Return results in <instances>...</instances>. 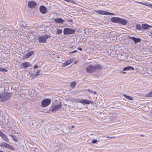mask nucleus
Wrapping results in <instances>:
<instances>
[{
    "label": "nucleus",
    "mask_w": 152,
    "mask_h": 152,
    "mask_svg": "<svg viewBox=\"0 0 152 152\" xmlns=\"http://www.w3.org/2000/svg\"><path fill=\"white\" fill-rule=\"evenodd\" d=\"M86 70L87 72L91 73L95 72L96 70H100L102 69V66L99 64L96 65H90L86 67Z\"/></svg>",
    "instance_id": "f257e3e1"
},
{
    "label": "nucleus",
    "mask_w": 152,
    "mask_h": 152,
    "mask_svg": "<svg viewBox=\"0 0 152 152\" xmlns=\"http://www.w3.org/2000/svg\"><path fill=\"white\" fill-rule=\"evenodd\" d=\"M12 96V94L8 93L0 94V102H5L10 99Z\"/></svg>",
    "instance_id": "f03ea898"
},
{
    "label": "nucleus",
    "mask_w": 152,
    "mask_h": 152,
    "mask_svg": "<svg viewBox=\"0 0 152 152\" xmlns=\"http://www.w3.org/2000/svg\"><path fill=\"white\" fill-rule=\"evenodd\" d=\"M75 30L69 28H66L64 29V35H68L73 34L75 32Z\"/></svg>",
    "instance_id": "7ed1b4c3"
},
{
    "label": "nucleus",
    "mask_w": 152,
    "mask_h": 152,
    "mask_svg": "<svg viewBox=\"0 0 152 152\" xmlns=\"http://www.w3.org/2000/svg\"><path fill=\"white\" fill-rule=\"evenodd\" d=\"M62 104L60 102L58 104H56L52 107L51 111L52 112H56L60 110L61 108Z\"/></svg>",
    "instance_id": "20e7f679"
},
{
    "label": "nucleus",
    "mask_w": 152,
    "mask_h": 152,
    "mask_svg": "<svg viewBox=\"0 0 152 152\" xmlns=\"http://www.w3.org/2000/svg\"><path fill=\"white\" fill-rule=\"evenodd\" d=\"M51 102V100L49 99H45L43 100L41 102L42 107H45L49 105Z\"/></svg>",
    "instance_id": "39448f33"
},
{
    "label": "nucleus",
    "mask_w": 152,
    "mask_h": 152,
    "mask_svg": "<svg viewBox=\"0 0 152 152\" xmlns=\"http://www.w3.org/2000/svg\"><path fill=\"white\" fill-rule=\"evenodd\" d=\"M50 37L48 35H45L43 36H41L39 37V41L42 43H44L46 42L47 39Z\"/></svg>",
    "instance_id": "423d86ee"
},
{
    "label": "nucleus",
    "mask_w": 152,
    "mask_h": 152,
    "mask_svg": "<svg viewBox=\"0 0 152 152\" xmlns=\"http://www.w3.org/2000/svg\"><path fill=\"white\" fill-rule=\"evenodd\" d=\"M118 57L119 60L121 61H122L124 60L125 58H127V56L125 53H122L119 54L118 55Z\"/></svg>",
    "instance_id": "0eeeda50"
},
{
    "label": "nucleus",
    "mask_w": 152,
    "mask_h": 152,
    "mask_svg": "<svg viewBox=\"0 0 152 152\" xmlns=\"http://www.w3.org/2000/svg\"><path fill=\"white\" fill-rule=\"evenodd\" d=\"M36 5V3L34 1H30L28 3V6L31 8H34Z\"/></svg>",
    "instance_id": "6e6552de"
},
{
    "label": "nucleus",
    "mask_w": 152,
    "mask_h": 152,
    "mask_svg": "<svg viewBox=\"0 0 152 152\" xmlns=\"http://www.w3.org/2000/svg\"><path fill=\"white\" fill-rule=\"evenodd\" d=\"M40 12L42 13L45 14L47 12V8L44 6H41L39 8Z\"/></svg>",
    "instance_id": "1a4fd4ad"
},
{
    "label": "nucleus",
    "mask_w": 152,
    "mask_h": 152,
    "mask_svg": "<svg viewBox=\"0 0 152 152\" xmlns=\"http://www.w3.org/2000/svg\"><path fill=\"white\" fill-rule=\"evenodd\" d=\"M120 18L113 17L111 18V21L113 23H119Z\"/></svg>",
    "instance_id": "9d476101"
},
{
    "label": "nucleus",
    "mask_w": 152,
    "mask_h": 152,
    "mask_svg": "<svg viewBox=\"0 0 152 152\" xmlns=\"http://www.w3.org/2000/svg\"><path fill=\"white\" fill-rule=\"evenodd\" d=\"M129 38L134 41L135 43L140 42L141 41V39L138 38H136L134 37H129Z\"/></svg>",
    "instance_id": "9b49d317"
},
{
    "label": "nucleus",
    "mask_w": 152,
    "mask_h": 152,
    "mask_svg": "<svg viewBox=\"0 0 152 152\" xmlns=\"http://www.w3.org/2000/svg\"><path fill=\"white\" fill-rule=\"evenodd\" d=\"M21 65L24 68H26L27 67L31 66V64L30 63L28 62L23 63Z\"/></svg>",
    "instance_id": "f8f14e48"
},
{
    "label": "nucleus",
    "mask_w": 152,
    "mask_h": 152,
    "mask_svg": "<svg viewBox=\"0 0 152 152\" xmlns=\"http://www.w3.org/2000/svg\"><path fill=\"white\" fill-rule=\"evenodd\" d=\"M127 21L124 19L120 18L119 23L123 25H126L127 24Z\"/></svg>",
    "instance_id": "ddd939ff"
},
{
    "label": "nucleus",
    "mask_w": 152,
    "mask_h": 152,
    "mask_svg": "<svg viewBox=\"0 0 152 152\" xmlns=\"http://www.w3.org/2000/svg\"><path fill=\"white\" fill-rule=\"evenodd\" d=\"M54 21L57 23L62 24L64 20L61 18H59L55 19Z\"/></svg>",
    "instance_id": "4468645a"
},
{
    "label": "nucleus",
    "mask_w": 152,
    "mask_h": 152,
    "mask_svg": "<svg viewBox=\"0 0 152 152\" xmlns=\"http://www.w3.org/2000/svg\"><path fill=\"white\" fill-rule=\"evenodd\" d=\"M0 136L6 141H8V139L7 137L2 132L0 131Z\"/></svg>",
    "instance_id": "2eb2a0df"
},
{
    "label": "nucleus",
    "mask_w": 152,
    "mask_h": 152,
    "mask_svg": "<svg viewBox=\"0 0 152 152\" xmlns=\"http://www.w3.org/2000/svg\"><path fill=\"white\" fill-rule=\"evenodd\" d=\"M72 62V61L71 59L68 60L63 64V66L65 67L66 66H67L70 64Z\"/></svg>",
    "instance_id": "dca6fc26"
},
{
    "label": "nucleus",
    "mask_w": 152,
    "mask_h": 152,
    "mask_svg": "<svg viewBox=\"0 0 152 152\" xmlns=\"http://www.w3.org/2000/svg\"><path fill=\"white\" fill-rule=\"evenodd\" d=\"M93 102L90 100L88 99H84L83 100V101L82 102L83 104H89L90 103H92Z\"/></svg>",
    "instance_id": "f3484780"
},
{
    "label": "nucleus",
    "mask_w": 152,
    "mask_h": 152,
    "mask_svg": "<svg viewBox=\"0 0 152 152\" xmlns=\"http://www.w3.org/2000/svg\"><path fill=\"white\" fill-rule=\"evenodd\" d=\"M96 11L98 13L101 15H107V12L104 10H96Z\"/></svg>",
    "instance_id": "a211bd4d"
},
{
    "label": "nucleus",
    "mask_w": 152,
    "mask_h": 152,
    "mask_svg": "<svg viewBox=\"0 0 152 152\" xmlns=\"http://www.w3.org/2000/svg\"><path fill=\"white\" fill-rule=\"evenodd\" d=\"M151 26L147 24H143L142 25V28L144 29H148L149 27Z\"/></svg>",
    "instance_id": "6ab92c4d"
},
{
    "label": "nucleus",
    "mask_w": 152,
    "mask_h": 152,
    "mask_svg": "<svg viewBox=\"0 0 152 152\" xmlns=\"http://www.w3.org/2000/svg\"><path fill=\"white\" fill-rule=\"evenodd\" d=\"M34 53V52L33 51H30L28 53H27L26 56L25 58H28L30 56H31Z\"/></svg>",
    "instance_id": "aec40b11"
},
{
    "label": "nucleus",
    "mask_w": 152,
    "mask_h": 152,
    "mask_svg": "<svg viewBox=\"0 0 152 152\" xmlns=\"http://www.w3.org/2000/svg\"><path fill=\"white\" fill-rule=\"evenodd\" d=\"M132 69L133 70H134V69L133 67H132L131 66H127L126 67H125L123 69V71H126L127 70H130Z\"/></svg>",
    "instance_id": "412c9836"
},
{
    "label": "nucleus",
    "mask_w": 152,
    "mask_h": 152,
    "mask_svg": "<svg viewBox=\"0 0 152 152\" xmlns=\"http://www.w3.org/2000/svg\"><path fill=\"white\" fill-rule=\"evenodd\" d=\"M77 85V83L74 81L72 82L70 84V86L73 88H74Z\"/></svg>",
    "instance_id": "4be33fe9"
},
{
    "label": "nucleus",
    "mask_w": 152,
    "mask_h": 152,
    "mask_svg": "<svg viewBox=\"0 0 152 152\" xmlns=\"http://www.w3.org/2000/svg\"><path fill=\"white\" fill-rule=\"evenodd\" d=\"M146 97H152V91L145 95Z\"/></svg>",
    "instance_id": "5701e85b"
},
{
    "label": "nucleus",
    "mask_w": 152,
    "mask_h": 152,
    "mask_svg": "<svg viewBox=\"0 0 152 152\" xmlns=\"http://www.w3.org/2000/svg\"><path fill=\"white\" fill-rule=\"evenodd\" d=\"M10 135L12 137L13 140L15 142H17L18 141V138L15 136H13L12 135Z\"/></svg>",
    "instance_id": "b1692460"
},
{
    "label": "nucleus",
    "mask_w": 152,
    "mask_h": 152,
    "mask_svg": "<svg viewBox=\"0 0 152 152\" xmlns=\"http://www.w3.org/2000/svg\"><path fill=\"white\" fill-rule=\"evenodd\" d=\"M123 96L125 97L126 98L129 100H132L133 99V98L132 97L127 96L125 94H123Z\"/></svg>",
    "instance_id": "393cba45"
},
{
    "label": "nucleus",
    "mask_w": 152,
    "mask_h": 152,
    "mask_svg": "<svg viewBox=\"0 0 152 152\" xmlns=\"http://www.w3.org/2000/svg\"><path fill=\"white\" fill-rule=\"evenodd\" d=\"M136 28L137 30H141L142 28V26H141L139 24H137L136 26Z\"/></svg>",
    "instance_id": "a878e982"
},
{
    "label": "nucleus",
    "mask_w": 152,
    "mask_h": 152,
    "mask_svg": "<svg viewBox=\"0 0 152 152\" xmlns=\"http://www.w3.org/2000/svg\"><path fill=\"white\" fill-rule=\"evenodd\" d=\"M9 145V144L4 142H2L1 143V146L5 147L7 148Z\"/></svg>",
    "instance_id": "bb28decb"
},
{
    "label": "nucleus",
    "mask_w": 152,
    "mask_h": 152,
    "mask_svg": "<svg viewBox=\"0 0 152 152\" xmlns=\"http://www.w3.org/2000/svg\"><path fill=\"white\" fill-rule=\"evenodd\" d=\"M138 3H140L142 5H145V6H148L149 7L150 5L149 4H148V3H143V2H138Z\"/></svg>",
    "instance_id": "cd10ccee"
},
{
    "label": "nucleus",
    "mask_w": 152,
    "mask_h": 152,
    "mask_svg": "<svg viewBox=\"0 0 152 152\" xmlns=\"http://www.w3.org/2000/svg\"><path fill=\"white\" fill-rule=\"evenodd\" d=\"M62 32V30L59 29H57V30L56 34H60Z\"/></svg>",
    "instance_id": "c85d7f7f"
},
{
    "label": "nucleus",
    "mask_w": 152,
    "mask_h": 152,
    "mask_svg": "<svg viewBox=\"0 0 152 152\" xmlns=\"http://www.w3.org/2000/svg\"><path fill=\"white\" fill-rule=\"evenodd\" d=\"M0 71L3 72H7V70L4 68H2L0 67Z\"/></svg>",
    "instance_id": "c756f323"
},
{
    "label": "nucleus",
    "mask_w": 152,
    "mask_h": 152,
    "mask_svg": "<svg viewBox=\"0 0 152 152\" xmlns=\"http://www.w3.org/2000/svg\"><path fill=\"white\" fill-rule=\"evenodd\" d=\"M7 148L11 150H14V148L9 145Z\"/></svg>",
    "instance_id": "7c9ffc66"
},
{
    "label": "nucleus",
    "mask_w": 152,
    "mask_h": 152,
    "mask_svg": "<svg viewBox=\"0 0 152 152\" xmlns=\"http://www.w3.org/2000/svg\"><path fill=\"white\" fill-rule=\"evenodd\" d=\"M40 70H39L38 71H37L36 73L34 75V77H37L39 75H40L41 74H39L38 73L39 72Z\"/></svg>",
    "instance_id": "2f4dec72"
},
{
    "label": "nucleus",
    "mask_w": 152,
    "mask_h": 152,
    "mask_svg": "<svg viewBox=\"0 0 152 152\" xmlns=\"http://www.w3.org/2000/svg\"><path fill=\"white\" fill-rule=\"evenodd\" d=\"M87 91L89 92L91 94H93V93H94L95 94H96V91H94L92 90H91L89 89Z\"/></svg>",
    "instance_id": "473e14b6"
},
{
    "label": "nucleus",
    "mask_w": 152,
    "mask_h": 152,
    "mask_svg": "<svg viewBox=\"0 0 152 152\" xmlns=\"http://www.w3.org/2000/svg\"><path fill=\"white\" fill-rule=\"evenodd\" d=\"M77 102L79 103H82V102L83 101V99H82V100L80 99H78L77 101Z\"/></svg>",
    "instance_id": "72a5a7b5"
},
{
    "label": "nucleus",
    "mask_w": 152,
    "mask_h": 152,
    "mask_svg": "<svg viewBox=\"0 0 152 152\" xmlns=\"http://www.w3.org/2000/svg\"><path fill=\"white\" fill-rule=\"evenodd\" d=\"M77 52V50H75L73 51H72V52H69V53H70V54H72L73 53H76Z\"/></svg>",
    "instance_id": "f704fd0d"
},
{
    "label": "nucleus",
    "mask_w": 152,
    "mask_h": 152,
    "mask_svg": "<svg viewBox=\"0 0 152 152\" xmlns=\"http://www.w3.org/2000/svg\"><path fill=\"white\" fill-rule=\"evenodd\" d=\"M97 140H94L92 141V142L93 143H96L97 142Z\"/></svg>",
    "instance_id": "c9c22d12"
},
{
    "label": "nucleus",
    "mask_w": 152,
    "mask_h": 152,
    "mask_svg": "<svg viewBox=\"0 0 152 152\" xmlns=\"http://www.w3.org/2000/svg\"><path fill=\"white\" fill-rule=\"evenodd\" d=\"M107 15H114V14L113 13H110L109 12H107Z\"/></svg>",
    "instance_id": "e433bc0d"
},
{
    "label": "nucleus",
    "mask_w": 152,
    "mask_h": 152,
    "mask_svg": "<svg viewBox=\"0 0 152 152\" xmlns=\"http://www.w3.org/2000/svg\"><path fill=\"white\" fill-rule=\"evenodd\" d=\"M107 138H110V139H112V138H115V137H109V136H107Z\"/></svg>",
    "instance_id": "4c0bfd02"
},
{
    "label": "nucleus",
    "mask_w": 152,
    "mask_h": 152,
    "mask_svg": "<svg viewBox=\"0 0 152 152\" xmlns=\"http://www.w3.org/2000/svg\"><path fill=\"white\" fill-rule=\"evenodd\" d=\"M77 49H78V50H80V51H82V49L80 47L78 48H77Z\"/></svg>",
    "instance_id": "58836bf2"
},
{
    "label": "nucleus",
    "mask_w": 152,
    "mask_h": 152,
    "mask_svg": "<svg viewBox=\"0 0 152 152\" xmlns=\"http://www.w3.org/2000/svg\"><path fill=\"white\" fill-rule=\"evenodd\" d=\"M38 67V66L37 65H36L34 66V69H36Z\"/></svg>",
    "instance_id": "ea45409f"
},
{
    "label": "nucleus",
    "mask_w": 152,
    "mask_h": 152,
    "mask_svg": "<svg viewBox=\"0 0 152 152\" xmlns=\"http://www.w3.org/2000/svg\"><path fill=\"white\" fill-rule=\"evenodd\" d=\"M121 73H122L123 74H125L126 73V72H122Z\"/></svg>",
    "instance_id": "a19ab883"
},
{
    "label": "nucleus",
    "mask_w": 152,
    "mask_h": 152,
    "mask_svg": "<svg viewBox=\"0 0 152 152\" xmlns=\"http://www.w3.org/2000/svg\"><path fill=\"white\" fill-rule=\"evenodd\" d=\"M149 7L152 8V4H150Z\"/></svg>",
    "instance_id": "79ce46f5"
},
{
    "label": "nucleus",
    "mask_w": 152,
    "mask_h": 152,
    "mask_svg": "<svg viewBox=\"0 0 152 152\" xmlns=\"http://www.w3.org/2000/svg\"><path fill=\"white\" fill-rule=\"evenodd\" d=\"M72 128H74V126H72Z\"/></svg>",
    "instance_id": "37998d69"
},
{
    "label": "nucleus",
    "mask_w": 152,
    "mask_h": 152,
    "mask_svg": "<svg viewBox=\"0 0 152 152\" xmlns=\"http://www.w3.org/2000/svg\"><path fill=\"white\" fill-rule=\"evenodd\" d=\"M141 136H143L142 135H141Z\"/></svg>",
    "instance_id": "c03bdc74"
},
{
    "label": "nucleus",
    "mask_w": 152,
    "mask_h": 152,
    "mask_svg": "<svg viewBox=\"0 0 152 152\" xmlns=\"http://www.w3.org/2000/svg\"><path fill=\"white\" fill-rule=\"evenodd\" d=\"M151 113L152 115V111L151 112Z\"/></svg>",
    "instance_id": "a18cd8bd"
},
{
    "label": "nucleus",
    "mask_w": 152,
    "mask_h": 152,
    "mask_svg": "<svg viewBox=\"0 0 152 152\" xmlns=\"http://www.w3.org/2000/svg\"><path fill=\"white\" fill-rule=\"evenodd\" d=\"M151 27H152V26H151Z\"/></svg>",
    "instance_id": "49530a36"
}]
</instances>
